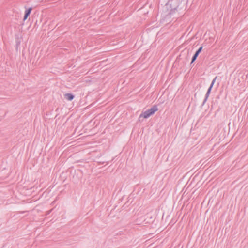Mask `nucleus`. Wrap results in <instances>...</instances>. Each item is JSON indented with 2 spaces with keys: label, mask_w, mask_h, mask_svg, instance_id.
Masks as SVG:
<instances>
[{
  "label": "nucleus",
  "mask_w": 248,
  "mask_h": 248,
  "mask_svg": "<svg viewBox=\"0 0 248 248\" xmlns=\"http://www.w3.org/2000/svg\"><path fill=\"white\" fill-rule=\"evenodd\" d=\"M158 110V108L156 106H154L151 108L146 110L142 112L140 117H143L144 118H148L150 116L154 114L156 111Z\"/></svg>",
  "instance_id": "f257e3e1"
},
{
  "label": "nucleus",
  "mask_w": 248,
  "mask_h": 248,
  "mask_svg": "<svg viewBox=\"0 0 248 248\" xmlns=\"http://www.w3.org/2000/svg\"><path fill=\"white\" fill-rule=\"evenodd\" d=\"M217 78V77H216L214 78V79L212 80V81L211 82V84L209 88H208V89L207 90V93H206L205 97V99H204V100L203 101V104H204L206 102V101H207V99H208V97L209 96V94H210V93H211V91L212 90V88L213 86H214V83L216 82Z\"/></svg>",
  "instance_id": "f03ea898"
},
{
  "label": "nucleus",
  "mask_w": 248,
  "mask_h": 248,
  "mask_svg": "<svg viewBox=\"0 0 248 248\" xmlns=\"http://www.w3.org/2000/svg\"><path fill=\"white\" fill-rule=\"evenodd\" d=\"M202 46H201L198 49V50L196 52L195 54L194 55V56H193L192 57V61H191V63H193L195 61V60L196 59V58H197L198 55L199 54V53L201 52V51L202 50Z\"/></svg>",
  "instance_id": "7ed1b4c3"
},
{
  "label": "nucleus",
  "mask_w": 248,
  "mask_h": 248,
  "mask_svg": "<svg viewBox=\"0 0 248 248\" xmlns=\"http://www.w3.org/2000/svg\"><path fill=\"white\" fill-rule=\"evenodd\" d=\"M65 98L68 100H72L74 98V95L71 93H66L65 94Z\"/></svg>",
  "instance_id": "20e7f679"
},
{
  "label": "nucleus",
  "mask_w": 248,
  "mask_h": 248,
  "mask_svg": "<svg viewBox=\"0 0 248 248\" xmlns=\"http://www.w3.org/2000/svg\"><path fill=\"white\" fill-rule=\"evenodd\" d=\"M31 10L32 9L31 8H29L28 9L26 10L25 13L29 15L31 13Z\"/></svg>",
  "instance_id": "39448f33"
},
{
  "label": "nucleus",
  "mask_w": 248,
  "mask_h": 248,
  "mask_svg": "<svg viewBox=\"0 0 248 248\" xmlns=\"http://www.w3.org/2000/svg\"><path fill=\"white\" fill-rule=\"evenodd\" d=\"M29 16V15L25 13L24 16V20H25L27 18V17Z\"/></svg>",
  "instance_id": "423d86ee"
},
{
  "label": "nucleus",
  "mask_w": 248,
  "mask_h": 248,
  "mask_svg": "<svg viewBox=\"0 0 248 248\" xmlns=\"http://www.w3.org/2000/svg\"><path fill=\"white\" fill-rule=\"evenodd\" d=\"M173 0H170L169 2V4L170 5H172V1ZM176 1H178V0H176Z\"/></svg>",
  "instance_id": "0eeeda50"
}]
</instances>
